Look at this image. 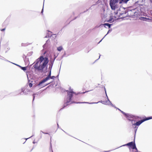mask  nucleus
I'll return each instance as SVG.
<instances>
[{"instance_id":"f257e3e1","label":"nucleus","mask_w":152,"mask_h":152,"mask_svg":"<svg viewBox=\"0 0 152 152\" xmlns=\"http://www.w3.org/2000/svg\"><path fill=\"white\" fill-rule=\"evenodd\" d=\"M49 60L47 57H43L41 56L36 61V64L33 67L37 70L41 72H45L44 69L46 67Z\"/></svg>"},{"instance_id":"f03ea898","label":"nucleus","mask_w":152,"mask_h":152,"mask_svg":"<svg viewBox=\"0 0 152 152\" xmlns=\"http://www.w3.org/2000/svg\"><path fill=\"white\" fill-rule=\"evenodd\" d=\"M119 2L120 4L124 3L123 1H122L121 0H110V4L112 10H116L117 12H114V14L116 15H114L113 17H110V19L108 20V21L110 22H113L116 19L119 17V15L118 14V13L120 14L119 12L120 11V8L118 6V3Z\"/></svg>"},{"instance_id":"7ed1b4c3","label":"nucleus","mask_w":152,"mask_h":152,"mask_svg":"<svg viewBox=\"0 0 152 152\" xmlns=\"http://www.w3.org/2000/svg\"><path fill=\"white\" fill-rule=\"evenodd\" d=\"M68 93V98L66 99V102L67 104H69V102L71 101L72 97V96L73 94L75 93L73 92L71 88H69V90L67 91Z\"/></svg>"},{"instance_id":"20e7f679","label":"nucleus","mask_w":152,"mask_h":152,"mask_svg":"<svg viewBox=\"0 0 152 152\" xmlns=\"http://www.w3.org/2000/svg\"><path fill=\"white\" fill-rule=\"evenodd\" d=\"M52 66V65H50L49 68V69L50 70L49 74L48 76L46 77L45 79H44L41 82H40L38 85H40L41 84L43 83L46 82L48 80L50 79V77L51 74V69Z\"/></svg>"},{"instance_id":"39448f33","label":"nucleus","mask_w":152,"mask_h":152,"mask_svg":"<svg viewBox=\"0 0 152 152\" xmlns=\"http://www.w3.org/2000/svg\"><path fill=\"white\" fill-rule=\"evenodd\" d=\"M104 90H105V92L106 96H107V99H108V101H107L106 102L103 101V103L104 104H106V105H110L112 106L113 107V104L109 100V99H108V98L107 97V94H106V89L105 88H104Z\"/></svg>"},{"instance_id":"423d86ee","label":"nucleus","mask_w":152,"mask_h":152,"mask_svg":"<svg viewBox=\"0 0 152 152\" xmlns=\"http://www.w3.org/2000/svg\"><path fill=\"white\" fill-rule=\"evenodd\" d=\"M149 119V118L146 119V120H142L141 121H139L138 122H137L136 123H133V125H136L137 126H139L143 122L145 121V120H148Z\"/></svg>"},{"instance_id":"0eeeda50","label":"nucleus","mask_w":152,"mask_h":152,"mask_svg":"<svg viewBox=\"0 0 152 152\" xmlns=\"http://www.w3.org/2000/svg\"><path fill=\"white\" fill-rule=\"evenodd\" d=\"M131 148L134 149L133 151L134 152H138L137 150V148L136 147L135 145V143H134L131 147Z\"/></svg>"},{"instance_id":"6e6552de","label":"nucleus","mask_w":152,"mask_h":152,"mask_svg":"<svg viewBox=\"0 0 152 152\" xmlns=\"http://www.w3.org/2000/svg\"><path fill=\"white\" fill-rule=\"evenodd\" d=\"M118 110H120L121 112L123 113L126 117H131V116L130 115H129V114H126V113H125L124 112L122 111L121 110H120L119 109Z\"/></svg>"},{"instance_id":"1a4fd4ad","label":"nucleus","mask_w":152,"mask_h":152,"mask_svg":"<svg viewBox=\"0 0 152 152\" xmlns=\"http://www.w3.org/2000/svg\"><path fill=\"white\" fill-rule=\"evenodd\" d=\"M134 143L133 142H129V143H128V144H126V145H123V146H125V145H129V146H130V148H131V147L134 144Z\"/></svg>"},{"instance_id":"9d476101","label":"nucleus","mask_w":152,"mask_h":152,"mask_svg":"<svg viewBox=\"0 0 152 152\" xmlns=\"http://www.w3.org/2000/svg\"><path fill=\"white\" fill-rule=\"evenodd\" d=\"M98 102H91V103H89L88 102H77V103H88L89 104H96Z\"/></svg>"},{"instance_id":"9b49d317","label":"nucleus","mask_w":152,"mask_h":152,"mask_svg":"<svg viewBox=\"0 0 152 152\" xmlns=\"http://www.w3.org/2000/svg\"><path fill=\"white\" fill-rule=\"evenodd\" d=\"M102 25H103L105 27H106V26H107L109 27V28H110V25L108 23H104L103 24H102Z\"/></svg>"},{"instance_id":"f8f14e48","label":"nucleus","mask_w":152,"mask_h":152,"mask_svg":"<svg viewBox=\"0 0 152 152\" xmlns=\"http://www.w3.org/2000/svg\"><path fill=\"white\" fill-rule=\"evenodd\" d=\"M63 49V48L61 46H60L57 48V50L59 51H61Z\"/></svg>"},{"instance_id":"ddd939ff","label":"nucleus","mask_w":152,"mask_h":152,"mask_svg":"<svg viewBox=\"0 0 152 152\" xmlns=\"http://www.w3.org/2000/svg\"><path fill=\"white\" fill-rule=\"evenodd\" d=\"M19 66L24 71H26L27 69V67H22Z\"/></svg>"},{"instance_id":"4468645a","label":"nucleus","mask_w":152,"mask_h":152,"mask_svg":"<svg viewBox=\"0 0 152 152\" xmlns=\"http://www.w3.org/2000/svg\"><path fill=\"white\" fill-rule=\"evenodd\" d=\"M129 0H121V1L124 2V3H126Z\"/></svg>"},{"instance_id":"2eb2a0df","label":"nucleus","mask_w":152,"mask_h":152,"mask_svg":"<svg viewBox=\"0 0 152 152\" xmlns=\"http://www.w3.org/2000/svg\"><path fill=\"white\" fill-rule=\"evenodd\" d=\"M111 31V30H109L107 32V34L104 36V37L102 38V39L99 42V43L100 42L102 41V40L106 36V35L108 33H109L110 32V31Z\"/></svg>"},{"instance_id":"dca6fc26","label":"nucleus","mask_w":152,"mask_h":152,"mask_svg":"<svg viewBox=\"0 0 152 152\" xmlns=\"http://www.w3.org/2000/svg\"><path fill=\"white\" fill-rule=\"evenodd\" d=\"M129 120L130 121H132V125H133V123H135V121H133L132 119H129Z\"/></svg>"},{"instance_id":"f3484780","label":"nucleus","mask_w":152,"mask_h":152,"mask_svg":"<svg viewBox=\"0 0 152 152\" xmlns=\"http://www.w3.org/2000/svg\"><path fill=\"white\" fill-rule=\"evenodd\" d=\"M25 88H22L21 89V91L22 92H23L25 91Z\"/></svg>"},{"instance_id":"a211bd4d","label":"nucleus","mask_w":152,"mask_h":152,"mask_svg":"<svg viewBox=\"0 0 152 152\" xmlns=\"http://www.w3.org/2000/svg\"><path fill=\"white\" fill-rule=\"evenodd\" d=\"M55 77H54V76H52V77H51V76H50V79H54V78Z\"/></svg>"},{"instance_id":"6ab92c4d","label":"nucleus","mask_w":152,"mask_h":152,"mask_svg":"<svg viewBox=\"0 0 152 152\" xmlns=\"http://www.w3.org/2000/svg\"><path fill=\"white\" fill-rule=\"evenodd\" d=\"M32 86V84L31 83H30L29 84V86L31 88Z\"/></svg>"},{"instance_id":"aec40b11","label":"nucleus","mask_w":152,"mask_h":152,"mask_svg":"<svg viewBox=\"0 0 152 152\" xmlns=\"http://www.w3.org/2000/svg\"><path fill=\"white\" fill-rule=\"evenodd\" d=\"M102 0H99L98 1V3H99L100 2H102Z\"/></svg>"},{"instance_id":"412c9836","label":"nucleus","mask_w":152,"mask_h":152,"mask_svg":"<svg viewBox=\"0 0 152 152\" xmlns=\"http://www.w3.org/2000/svg\"><path fill=\"white\" fill-rule=\"evenodd\" d=\"M5 30V28H4L1 30V31H4Z\"/></svg>"},{"instance_id":"4be33fe9","label":"nucleus","mask_w":152,"mask_h":152,"mask_svg":"<svg viewBox=\"0 0 152 152\" xmlns=\"http://www.w3.org/2000/svg\"><path fill=\"white\" fill-rule=\"evenodd\" d=\"M46 45V44H45V45L43 46L44 48V47H45Z\"/></svg>"},{"instance_id":"5701e85b","label":"nucleus","mask_w":152,"mask_h":152,"mask_svg":"<svg viewBox=\"0 0 152 152\" xmlns=\"http://www.w3.org/2000/svg\"><path fill=\"white\" fill-rule=\"evenodd\" d=\"M43 9H42V11L41 12H43Z\"/></svg>"},{"instance_id":"b1692460","label":"nucleus","mask_w":152,"mask_h":152,"mask_svg":"<svg viewBox=\"0 0 152 152\" xmlns=\"http://www.w3.org/2000/svg\"><path fill=\"white\" fill-rule=\"evenodd\" d=\"M149 118V119H150L152 118Z\"/></svg>"},{"instance_id":"393cba45","label":"nucleus","mask_w":152,"mask_h":152,"mask_svg":"<svg viewBox=\"0 0 152 152\" xmlns=\"http://www.w3.org/2000/svg\"><path fill=\"white\" fill-rule=\"evenodd\" d=\"M134 128H135V129H136V127H134Z\"/></svg>"},{"instance_id":"a878e982","label":"nucleus","mask_w":152,"mask_h":152,"mask_svg":"<svg viewBox=\"0 0 152 152\" xmlns=\"http://www.w3.org/2000/svg\"><path fill=\"white\" fill-rule=\"evenodd\" d=\"M84 93H85V92L82 93H83V94H84Z\"/></svg>"},{"instance_id":"bb28decb","label":"nucleus","mask_w":152,"mask_h":152,"mask_svg":"<svg viewBox=\"0 0 152 152\" xmlns=\"http://www.w3.org/2000/svg\"><path fill=\"white\" fill-rule=\"evenodd\" d=\"M34 96L33 100L34 99Z\"/></svg>"},{"instance_id":"cd10ccee","label":"nucleus","mask_w":152,"mask_h":152,"mask_svg":"<svg viewBox=\"0 0 152 152\" xmlns=\"http://www.w3.org/2000/svg\"><path fill=\"white\" fill-rule=\"evenodd\" d=\"M33 143H34L35 142L34 141H33Z\"/></svg>"},{"instance_id":"c85d7f7f","label":"nucleus","mask_w":152,"mask_h":152,"mask_svg":"<svg viewBox=\"0 0 152 152\" xmlns=\"http://www.w3.org/2000/svg\"><path fill=\"white\" fill-rule=\"evenodd\" d=\"M100 56H99V58H100Z\"/></svg>"},{"instance_id":"c756f323","label":"nucleus","mask_w":152,"mask_h":152,"mask_svg":"<svg viewBox=\"0 0 152 152\" xmlns=\"http://www.w3.org/2000/svg\"><path fill=\"white\" fill-rule=\"evenodd\" d=\"M137 129H136V130H137ZM135 131H136V130H135Z\"/></svg>"},{"instance_id":"7c9ffc66","label":"nucleus","mask_w":152,"mask_h":152,"mask_svg":"<svg viewBox=\"0 0 152 152\" xmlns=\"http://www.w3.org/2000/svg\"><path fill=\"white\" fill-rule=\"evenodd\" d=\"M144 19H145L146 18H143Z\"/></svg>"}]
</instances>
